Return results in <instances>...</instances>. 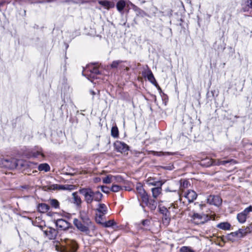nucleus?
Masks as SVG:
<instances>
[{
    "label": "nucleus",
    "instance_id": "nucleus-32",
    "mask_svg": "<svg viewBox=\"0 0 252 252\" xmlns=\"http://www.w3.org/2000/svg\"><path fill=\"white\" fill-rule=\"evenodd\" d=\"M180 252H195L194 250L189 246H183L179 250Z\"/></svg>",
    "mask_w": 252,
    "mask_h": 252
},
{
    "label": "nucleus",
    "instance_id": "nucleus-16",
    "mask_svg": "<svg viewBox=\"0 0 252 252\" xmlns=\"http://www.w3.org/2000/svg\"><path fill=\"white\" fill-rule=\"evenodd\" d=\"M79 217L80 220L83 221L88 222L89 223H93L88 216L87 212L85 211H81L80 212Z\"/></svg>",
    "mask_w": 252,
    "mask_h": 252
},
{
    "label": "nucleus",
    "instance_id": "nucleus-22",
    "mask_svg": "<svg viewBox=\"0 0 252 252\" xmlns=\"http://www.w3.org/2000/svg\"><path fill=\"white\" fill-rule=\"evenodd\" d=\"M217 226L218 228L222 230H229L231 225L227 222H223L217 224Z\"/></svg>",
    "mask_w": 252,
    "mask_h": 252
},
{
    "label": "nucleus",
    "instance_id": "nucleus-43",
    "mask_svg": "<svg viewBox=\"0 0 252 252\" xmlns=\"http://www.w3.org/2000/svg\"><path fill=\"white\" fill-rule=\"evenodd\" d=\"M77 249V246L75 242L72 244V252H75Z\"/></svg>",
    "mask_w": 252,
    "mask_h": 252
},
{
    "label": "nucleus",
    "instance_id": "nucleus-25",
    "mask_svg": "<svg viewBox=\"0 0 252 252\" xmlns=\"http://www.w3.org/2000/svg\"><path fill=\"white\" fill-rule=\"evenodd\" d=\"M73 202L77 206H80L82 203V200L80 196H79L76 192H73L72 193Z\"/></svg>",
    "mask_w": 252,
    "mask_h": 252
},
{
    "label": "nucleus",
    "instance_id": "nucleus-44",
    "mask_svg": "<svg viewBox=\"0 0 252 252\" xmlns=\"http://www.w3.org/2000/svg\"><path fill=\"white\" fill-rule=\"evenodd\" d=\"M119 68L120 69H126V71L129 70V68L124 64V63H122L119 65Z\"/></svg>",
    "mask_w": 252,
    "mask_h": 252
},
{
    "label": "nucleus",
    "instance_id": "nucleus-1",
    "mask_svg": "<svg viewBox=\"0 0 252 252\" xmlns=\"http://www.w3.org/2000/svg\"><path fill=\"white\" fill-rule=\"evenodd\" d=\"M79 192L84 195L85 201L88 204H91L94 200L100 201L103 196L99 191H94L90 188L81 189L79 190Z\"/></svg>",
    "mask_w": 252,
    "mask_h": 252
},
{
    "label": "nucleus",
    "instance_id": "nucleus-18",
    "mask_svg": "<svg viewBox=\"0 0 252 252\" xmlns=\"http://www.w3.org/2000/svg\"><path fill=\"white\" fill-rule=\"evenodd\" d=\"M48 189L49 190H66V185H58L57 184H53L48 186Z\"/></svg>",
    "mask_w": 252,
    "mask_h": 252
},
{
    "label": "nucleus",
    "instance_id": "nucleus-37",
    "mask_svg": "<svg viewBox=\"0 0 252 252\" xmlns=\"http://www.w3.org/2000/svg\"><path fill=\"white\" fill-rule=\"evenodd\" d=\"M233 237H236L238 238H239V235L238 233V230L236 231L235 232H231L229 235H228V238L230 240H232Z\"/></svg>",
    "mask_w": 252,
    "mask_h": 252
},
{
    "label": "nucleus",
    "instance_id": "nucleus-51",
    "mask_svg": "<svg viewBox=\"0 0 252 252\" xmlns=\"http://www.w3.org/2000/svg\"><path fill=\"white\" fill-rule=\"evenodd\" d=\"M7 0H4V1H6Z\"/></svg>",
    "mask_w": 252,
    "mask_h": 252
},
{
    "label": "nucleus",
    "instance_id": "nucleus-10",
    "mask_svg": "<svg viewBox=\"0 0 252 252\" xmlns=\"http://www.w3.org/2000/svg\"><path fill=\"white\" fill-rule=\"evenodd\" d=\"M221 199L218 195H210L207 198V203L215 206H219L221 204Z\"/></svg>",
    "mask_w": 252,
    "mask_h": 252
},
{
    "label": "nucleus",
    "instance_id": "nucleus-9",
    "mask_svg": "<svg viewBox=\"0 0 252 252\" xmlns=\"http://www.w3.org/2000/svg\"><path fill=\"white\" fill-rule=\"evenodd\" d=\"M252 210V206H250L246 208L242 212L238 214L237 219L238 221L241 223H244L247 219L249 213Z\"/></svg>",
    "mask_w": 252,
    "mask_h": 252
},
{
    "label": "nucleus",
    "instance_id": "nucleus-26",
    "mask_svg": "<svg viewBox=\"0 0 252 252\" xmlns=\"http://www.w3.org/2000/svg\"><path fill=\"white\" fill-rule=\"evenodd\" d=\"M50 166L47 163H42L38 165V169L39 171L47 172L50 170Z\"/></svg>",
    "mask_w": 252,
    "mask_h": 252
},
{
    "label": "nucleus",
    "instance_id": "nucleus-41",
    "mask_svg": "<svg viewBox=\"0 0 252 252\" xmlns=\"http://www.w3.org/2000/svg\"><path fill=\"white\" fill-rule=\"evenodd\" d=\"M165 154L169 155L170 154L168 152L164 153L162 152H155L154 155L156 156H161L164 155Z\"/></svg>",
    "mask_w": 252,
    "mask_h": 252
},
{
    "label": "nucleus",
    "instance_id": "nucleus-2",
    "mask_svg": "<svg viewBox=\"0 0 252 252\" xmlns=\"http://www.w3.org/2000/svg\"><path fill=\"white\" fill-rule=\"evenodd\" d=\"M73 224L80 231L86 235H89L91 231L94 232L96 230V227L93 223L83 221L78 219L73 220Z\"/></svg>",
    "mask_w": 252,
    "mask_h": 252
},
{
    "label": "nucleus",
    "instance_id": "nucleus-30",
    "mask_svg": "<svg viewBox=\"0 0 252 252\" xmlns=\"http://www.w3.org/2000/svg\"><path fill=\"white\" fill-rule=\"evenodd\" d=\"M170 221V217L169 216V212L163 215L162 222H163V224L167 225L169 223Z\"/></svg>",
    "mask_w": 252,
    "mask_h": 252
},
{
    "label": "nucleus",
    "instance_id": "nucleus-31",
    "mask_svg": "<svg viewBox=\"0 0 252 252\" xmlns=\"http://www.w3.org/2000/svg\"><path fill=\"white\" fill-rule=\"evenodd\" d=\"M125 62L122 60H117L113 61L110 65L112 68H116L119 67V65L122 63H124Z\"/></svg>",
    "mask_w": 252,
    "mask_h": 252
},
{
    "label": "nucleus",
    "instance_id": "nucleus-19",
    "mask_svg": "<svg viewBox=\"0 0 252 252\" xmlns=\"http://www.w3.org/2000/svg\"><path fill=\"white\" fill-rule=\"evenodd\" d=\"M147 67L148 69L145 71V73L146 74V76L148 80L152 84H154L155 82H156V79L151 70L148 68L147 66Z\"/></svg>",
    "mask_w": 252,
    "mask_h": 252
},
{
    "label": "nucleus",
    "instance_id": "nucleus-36",
    "mask_svg": "<svg viewBox=\"0 0 252 252\" xmlns=\"http://www.w3.org/2000/svg\"><path fill=\"white\" fill-rule=\"evenodd\" d=\"M121 189H122V187L117 185H113L111 188V190L113 192H118Z\"/></svg>",
    "mask_w": 252,
    "mask_h": 252
},
{
    "label": "nucleus",
    "instance_id": "nucleus-45",
    "mask_svg": "<svg viewBox=\"0 0 252 252\" xmlns=\"http://www.w3.org/2000/svg\"><path fill=\"white\" fill-rule=\"evenodd\" d=\"M66 190H73L75 189V186L74 185H66Z\"/></svg>",
    "mask_w": 252,
    "mask_h": 252
},
{
    "label": "nucleus",
    "instance_id": "nucleus-3",
    "mask_svg": "<svg viewBox=\"0 0 252 252\" xmlns=\"http://www.w3.org/2000/svg\"><path fill=\"white\" fill-rule=\"evenodd\" d=\"M191 221L194 224L198 225V224H202L211 219H215V217H213V215L209 216L207 214H199L197 213H194L191 216Z\"/></svg>",
    "mask_w": 252,
    "mask_h": 252
},
{
    "label": "nucleus",
    "instance_id": "nucleus-21",
    "mask_svg": "<svg viewBox=\"0 0 252 252\" xmlns=\"http://www.w3.org/2000/svg\"><path fill=\"white\" fill-rule=\"evenodd\" d=\"M49 206L45 203L39 204L38 206V211L41 213H44L47 212L49 210Z\"/></svg>",
    "mask_w": 252,
    "mask_h": 252
},
{
    "label": "nucleus",
    "instance_id": "nucleus-47",
    "mask_svg": "<svg viewBox=\"0 0 252 252\" xmlns=\"http://www.w3.org/2000/svg\"><path fill=\"white\" fill-rule=\"evenodd\" d=\"M188 182H187V181H184L183 182V186L184 187L187 186V185H188Z\"/></svg>",
    "mask_w": 252,
    "mask_h": 252
},
{
    "label": "nucleus",
    "instance_id": "nucleus-4",
    "mask_svg": "<svg viewBox=\"0 0 252 252\" xmlns=\"http://www.w3.org/2000/svg\"><path fill=\"white\" fill-rule=\"evenodd\" d=\"M99 73L97 67L94 66V64L88 65L82 72L83 75L86 76L92 82H93L92 79L95 78V75Z\"/></svg>",
    "mask_w": 252,
    "mask_h": 252
},
{
    "label": "nucleus",
    "instance_id": "nucleus-39",
    "mask_svg": "<svg viewBox=\"0 0 252 252\" xmlns=\"http://www.w3.org/2000/svg\"><path fill=\"white\" fill-rule=\"evenodd\" d=\"M159 212L163 215L169 212L168 210L164 207H160Z\"/></svg>",
    "mask_w": 252,
    "mask_h": 252
},
{
    "label": "nucleus",
    "instance_id": "nucleus-42",
    "mask_svg": "<svg viewBox=\"0 0 252 252\" xmlns=\"http://www.w3.org/2000/svg\"><path fill=\"white\" fill-rule=\"evenodd\" d=\"M114 180L118 182H120V183L123 182V181H124L123 178L120 176H115L114 181Z\"/></svg>",
    "mask_w": 252,
    "mask_h": 252
},
{
    "label": "nucleus",
    "instance_id": "nucleus-48",
    "mask_svg": "<svg viewBox=\"0 0 252 252\" xmlns=\"http://www.w3.org/2000/svg\"><path fill=\"white\" fill-rule=\"evenodd\" d=\"M129 4L133 7V9L137 8V7L134 4L132 3L131 2H129Z\"/></svg>",
    "mask_w": 252,
    "mask_h": 252
},
{
    "label": "nucleus",
    "instance_id": "nucleus-20",
    "mask_svg": "<svg viewBox=\"0 0 252 252\" xmlns=\"http://www.w3.org/2000/svg\"><path fill=\"white\" fill-rule=\"evenodd\" d=\"M161 187L158 186L157 188L152 189V196L154 198H157L161 193Z\"/></svg>",
    "mask_w": 252,
    "mask_h": 252
},
{
    "label": "nucleus",
    "instance_id": "nucleus-12",
    "mask_svg": "<svg viewBox=\"0 0 252 252\" xmlns=\"http://www.w3.org/2000/svg\"><path fill=\"white\" fill-rule=\"evenodd\" d=\"M44 233L49 239L53 240L57 236L58 231L54 228L49 227L44 230Z\"/></svg>",
    "mask_w": 252,
    "mask_h": 252
},
{
    "label": "nucleus",
    "instance_id": "nucleus-5",
    "mask_svg": "<svg viewBox=\"0 0 252 252\" xmlns=\"http://www.w3.org/2000/svg\"><path fill=\"white\" fill-rule=\"evenodd\" d=\"M95 210V221L97 223H101L102 220H104V216L107 213V207L104 204L99 203Z\"/></svg>",
    "mask_w": 252,
    "mask_h": 252
},
{
    "label": "nucleus",
    "instance_id": "nucleus-17",
    "mask_svg": "<svg viewBox=\"0 0 252 252\" xmlns=\"http://www.w3.org/2000/svg\"><path fill=\"white\" fill-rule=\"evenodd\" d=\"M147 184L150 185H152V186H157V187H158V186L161 187L164 183L162 181H156L154 179L152 178H149L147 179Z\"/></svg>",
    "mask_w": 252,
    "mask_h": 252
},
{
    "label": "nucleus",
    "instance_id": "nucleus-29",
    "mask_svg": "<svg viewBox=\"0 0 252 252\" xmlns=\"http://www.w3.org/2000/svg\"><path fill=\"white\" fill-rule=\"evenodd\" d=\"M114 176L109 175L103 179V183L104 184H110L114 181Z\"/></svg>",
    "mask_w": 252,
    "mask_h": 252
},
{
    "label": "nucleus",
    "instance_id": "nucleus-46",
    "mask_svg": "<svg viewBox=\"0 0 252 252\" xmlns=\"http://www.w3.org/2000/svg\"><path fill=\"white\" fill-rule=\"evenodd\" d=\"M247 5L251 8H252V0H247Z\"/></svg>",
    "mask_w": 252,
    "mask_h": 252
},
{
    "label": "nucleus",
    "instance_id": "nucleus-14",
    "mask_svg": "<svg viewBox=\"0 0 252 252\" xmlns=\"http://www.w3.org/2000/svg\"><path fill=\"white\" fill-rule=\"evenodd\" d=\"M136 191L138 195L141 198V200L144 199L145 201L148 194L146 192L145 190L141 185L136 187Z\"/></svg>",
    "mask_w": 252,
    "mask_h": 252
},
{
    "label": "nucleus",
    "instance_id": "nucleus-7",
    "mask_svg": "<svg viewBox=\"0 0 252 252\" xmlns=\"http://www.w3.org/2000/svg\"><path fill=\"white\" fill-rule=\"evenodd\" d=\"M115 150L118 152L122 154H127V152L129 150L128 146L123 142L120 141H117L114 143V144Z\"/></svg>",
    "mask_w": 252,
    "mask_h": 252
},
{
    "label": "nucleus",
    "instance_id": "nucleus-27",
    "mask_svg": "<svg viewBox=\"0 0 252 252\" xmlns=\"http://www.w3.org/2000/svg\"><path fill=\"white\" fill-rule=\"evenodd\" d=\"M126 6V2L124 0H120L117 3L116 7L118 10L121 12Z\"/></svg>",
    "mask_w": 252,
    "mask_h": 252
},
{
    "label": "nucleus",
    "instance_id": "nucleus-15",
    "mask_svg": "<svg viewBox=\"0 0 252 252\" xmlns=\"http://www.w3.org/2000/svg\"><path fill=\"white\" fill-rule=\"evenodd\" d=\"M151 221L149 220H142L141 223L139 224L138 228L139 229L143 230H148L150 229V225Z\"/></svg>",
    "mask_w": 252,
    "mask_h": 252
},
{
    "label": "nucleus",
    "instance_id": "nucleus-6",
    "mask_svg": "<svg viewBox=\"0 0 252 252\" xmlns=\"http://www.w3.org/2000/svg\"><path fill=\"white\" fill-rule=\"evenodd\" d=\"M18 160L15 158L10 159H1L0 160V166L8 169H14L18 165Z\"/></svg>",
    "mask_w": 252,
    "mask_h": 252
},
{
    "label": "nucleus",
    "instance_id": "nucleus-23",
    "mask_svg": "<svg viewBox=\"0 0 252 252\" xmlns=\"http://www.w3.org/2000/svg\"><path fill=\"white\" fill-rule=\"evenodd\" d=\"M99 224H101L103 226L105 227H109L114 226L116 224V222H115L114 220H111L107 221H103V220H102L101 223H98Z\"/></svg>",
    "mask_w": 252,
    "mask_h": 252
},
{
    "label": "nucleus",
    "instance_id": "nucleus-38",
    "mask_svg": "<svg viewBox=\"0 0 252 252\" xmlns=\"http://www.w3.org/2000/svg\"><path fill=\"white\" fill-rule=\"evenodd\" d=\"M100 188L102 192L106 193L109 192L110 189L108 187L106 186H102L100 187Z\"/></svg>",
    "mask_w": 252,
    "mask_h": 252
},
{
    "label": "nucleus",
    "instance_id": "nucleus-50",
    "mask_svg": "<svg viewBox=\"0 0 252 252\" xmlns=\"http://www.w3.org/2000/svg\"><path fill=\"white\" fill-rule=\"evenodd\" d=\"M91 93H92V94L93 95H94V94H95V93H94V91H91Z\"/></svg>",
    "mask_w": 252,
    "mask_h": 252
},
{
    "label": "nucleus",
    "instance_id": "nucleus-33",
    "mask_svg": "<svg viewBox=\"0 0 252 252\" xmlns=\"http://www.w3.org/2000/svg\"><path fill=\"white\" fill-rule=\"evenodd\" d=\"M251 232V230H249L248 229V228H247L245 229H240L238 230V233L239 235V238H242L246 235V234L248 233H250Z\"/></svg>",
    "mask_w": 252,
    "mask_h": 252
},
{
    "label": "nucleus",
    "instance_id": "nucleus-34",
    "mask_svg": "<svg viewBox=\"0 0 252 252\" xmlns=\"http://www.w3.org/2000/svg\"><path fill=\"white\" fill-rule=\"evenodd\" d=\"M111 133L112 137L114 138L118 137L119 136V131L118 127L116 126H113L111 128Z\"/></svg>",
    "mask_w": 252,
    "mask_h": 252
},
{
    "label": "nucleus",
    "instance_id": "nucleus-49",
    "mask_svg": "<svg viewBox=\"0 0 252 252\" xmlns=\"http://www.w3.org/2000/svg\"><path fill=\"white\" fill-rule=\"evenodd\" d=\"M247 228H248V229L251 231V230H252V223Z\"/></svg>",
    "mask_w": 252,
    "mask_h": 252
},
{
    "label": "nucleus",
    "instance_id": "nucleus-11",
    "mask_svg": "<svg viewBox=\"0 0 252 252\" xmlns=\"http://www.w3.org/2000/svg\"><path fill=\"white\" fill-rule=\"evenodd\" d=\"M142 201L151 210H155L157 207V203L156 200L153 199H150L148 195L146 196V200L142 199Z\"/></svg>",
    "mask_w": 252,
    "mask_h": 252
},
{
    "label": "nucleus",
    "instance_id": "nucleus-8",
    "mask_svg": "<svg viewBox=\"0 0 252 252\" xmlns=\"http://www.w3.org/2000/svg\"><path fill=\"white\" fill-rule=\"evenodd\" d=\"M57 227L61 230H65L71 227V224L67 220L59 219L55 220Z\"/></svg>",
    "mask_w": 252,
    "mask_h": 252
},
{
    "label": "nucleus",
    "instance_id": "nucleus-24",
    "mask_svg": "<svg viewBox=\"0 0 252 252\" xmlns=\"http://www.w3.org/2000/svg\"><path fill=\"white\" fill-rule=\"evenodd\" d=\"M98 3L107 9L114 6V4L107 0H100L98 1Z\"/></svg>",
    "mask_w": 252,
    "mask_h": 252
},
{
    "label": "nucleus",
    "instance_id": "nucleus-40",
    "mask_svg": "<svg viewBox=\"0 0 252 252\" xmlns=\"http://www.w3.org/2000/svg\"><path fill=\"white\" fill-rule=\"evenodd\" d=\"M229 162L228 160H218L217 163H215L216 165H225V164Z\"/></svg>",
    "mask_w": 252,
    "mask_h": 252
},
{
    "label": "nucleus",
    "instance_id": "nucleus-13",
    "mask_svg": "<svg viewBox=\"0 0 252 252\" xmlns=\"http://www.w3.org/2000/svg\"><path fill=\"white\" fill-rule=\"evenodd\" d=\"M184 196L188 199L189 202H193L197 197L196 193L192 190H189L185 192Z\"/></svg>",
    "mask_w": 252,
    "mask_h": 252
},
{
    "label": "nucleus",
    "instance_id": "nucleus-28",
    "mask_svg": "<svg viewBox=\"0 0 252 252\" xmlns=\"http://www.w3.org/2000/svg\"><path fill=\"white\" fill-rule=\"evenodd\" d=\"M39 155H41L42 157L44 156L40 148H37V150L36 152L35 151H32L31 152V156L32 157L37 158Z\"/></svg>",
    "mask_w": 252,
    "mask_h": 252
},
{
    "label": "nucleus",
    "instance_id": "nucleus-35",
    "mask_svg": "<svg viewBox=\"0 0 252 252\" xmlns=\"http://www.w3.org/2000/svg\"><path fill=\"white\" fill-rule=\"evenodd\" d=\"M49 201H50L51 205L53 207H54L56 209L59 208L60 203L57 199H50L49 200Z\"/></svg>",
    "mask_w": 252,
    "mask_h": 252
}]
</instances>
